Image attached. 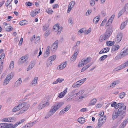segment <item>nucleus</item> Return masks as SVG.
<instances>
[{"instance_id":"1","label":"nucleus","mask_w":128,"mask_h":128,"mask_svg":"<svg viewBox=\"0 0 128 128\" xmlns=\"http://www.w3.org/2000/svg\"><path fill=\"white\" fill-rule=\"evenodd\" d=\"M119 108L118 110V114L120 116L125 115L126 110V106L124 105L123 103H119L116 104L114 108L117 109Z\"/></svg>"},{"instance_id":"2","label":"nucleus","mask_w":128,"mask_h":128,"mask_svg":"<svg viewBox=\"0 0 128 128\" xmlns=\"http://www.w3.org/2000/svg\"><path fill=\"white\" fill-rule=\"evenodd\" d=\"M91 58H87L85 59H82L81 61L79 62L78 65V66L80 67L84 66L87 63L89 62L91 60Z\"/></svg>"},{"instance_id":"3","label":"nucleus","mask_w":128,"mask_h":128,"mask_svg":"<svg viewBox=\"0 0 128 128\" xmlns=\"http://www.w3.org/2000/svg\"><path fill=\"white\" fill-rule=\"evenodd\" d=\"M20 104L22 106V108L24 107L18 113V114H22L26 111L29 108L30 106V105L29 104L26 105L27 103L26 102H23L20 103Z\"/></svg>"},{"instance_id":"4","label":"nucleus","mask_w":128,"mask_h":128,"mask_svg":"<svg viewBox=\"0 0 128 128\" xmlns=\"http://www.w3.org/2000/svg\"><path fill=\"white\" fill-rule=\"evenodd\" d=\"M106 118V116H105L100 117L98 119V125H99L102 126L105 123Z\"/></svg>"},{"instance_id":"5","label":"nucleus","mask_w":128,"mask_h":128,"mask_svg":"<svg viewBox=\"0 0 128 128\" xmlns=\"http://www.w3.org/2000/svg\"><path fill=\"white\" fill-rule=\"evenodd\" d=\"M120 54L124 57L128 54V44L122 50Z\"/></svg>"},{"instance_id":"6","label":"nucleus","mask_w":128,"mask_h":128,"mask_svg":"<svg viewBox=\"0 0 128 128\" xmlns=\"http://www.w3.org/2000/svg\"><path fill=\"white\" fill-rule=\"evenodd\" d=\"M122 34L121 32L118 33L116 36V43L120 42L122 39Z\"/></svg>"},{"instance_id":"7","label":"nucleus","mask_w":128,"mask_h":128,"mask_svg":"<svg viewBox=\"0 0 128 128\" xmlns=\"http://www.w3.org/2000/svg\"><path fill=\"white\" fill-rule=\"evenodd\" d=\"M79 49L78 48H76L75 51L74 53V54L72 56L71 60L72 61L75 60L77 56V55L78 54V53L79 52Z\"/></svg>"},{"instance_id":"8","label":"nucleus","mask_w":128,"mask_h":128,"mask_svg":"<svg viewBox=\"0 0 128 128\" xmlns=\"http://www.w3.org/2000/svg\"><path fill=\"white\" fill-rule=\"evenodd\" d=\"M54 108L53 106H52V108L50 110L49 112L48 116H45V118H48L50 117L51 116L53 115L57 110H56Z\"/></svg>"},{"instance_id":"9","label":"nucleus","mask_w":128,"mask_h":128,"mask_svg":"<svg viewBox=\"0 0 128 128\" xmlns=\"http://www.w3.org/2000/svg\"><path fill=\"white\" fill-rule=\"evenodd\" d=\"M74 4V2L73 1H72L69 3L68 6V9L67 11V12L68 13L70 12Z\"/></svg>"},{"instance_id":"10","label":"nucleus","mask_w":128,"mask_h":128,"mask_svg":"<svg viewBox=\"0 0 128 128\" xmlns=\"http://www.w3.org/2000/svg\"><path fill=\"white\" fill-rule=\"evenodd\" d=\"M64 102H58L54 104L53 106L54 108L57 110L62 106Z\"/></svg>"},{"instance_id":"11","label":"nucleus","mask_w":128,"mask_h":128,"mask_svg":"<svg viewBox=\"0 0 128 128\" xmlns=\"http://www.w3.org/2000/svg\"><path fill=\"white\" fill-rule=\"evenodd\" d=\"M64 102H58L54 104L53 106L54 108L57 110L62 106Z\"/></svg>"},{"instance_id":"12","label":"nucleus","mask_w":128,"mask_h":128,"mask_svg":"<svg viewBox=\"0 0 128 128\" xmlns=\"http://www.w3.org/2000/svg\"><path fill=\"white\" fill-rule=\"evenodd\" d=\"M67 62L65 61L64 62L62 63L60 66H58V69L61 70L64 69L66 66L67 64Z\"/></svg>"},{"instance_id":"13","label":"nucleus","mask_w":128,"mask_h":128,"mask_svg":"<svg viewBox=\"0 0 128 128\" xmlns=\"http://www.w3.org/2000/svg\"><path fill=\"white\" fill-rule=\"evenodd\" d=\"M112 32L108 30L105 33V34L103 36V39L104 40H106L107 38L110 36Z\"/></svg>"},{"instance_id":"14","label":"nucleus","mask_w":128,"mask_h":128,"mask_svg":"<svg viewBox=\"0 0 128 128\" xmlns=\"http://www.w3.org/2000/svg\"><path fill=\"white\" fill-rule=\"evenodd\" d=\"M28 58V57L27 56H22L21 58L19 60V62L20 63L22 64Z\"/></svg>"},{"instance_id":"15","label":"nucleus","mask_w":128,"mask_h":128,"mask_svg":"<svg viewBox=\"0 0 128 128\" xmlns=\"http://www.w3.org/2000/svg\"><path fill=\"white\" fill-rule=\"evenodd\" d=\"M22 81L21 78L18 79L15 83L14 86L15 87H18L20 86L22 83Z\"/></svg>"},{"instance_id":"16","label":"nucleus","mask_w":128,"mask_h":128,"mask_svg":"<svg viewBox=\"0 0 128 128\" xmlns=\"http://www.w3.org/2000/svg\"><path fill=\"white\" fill-rule=\"evenodd\" d=\"M83 84L79 80L75 83H74L72 85V87L74 88H76L78 86H80Z\"/></svg>"},{"instance_id":"17","label":"nucleus","mask_w":128,"mask_h":128,"mask_svg":"<svg viewBox=\"0 0 128 128\" xmlns=\"http://www.w3.org/2000/svg\"><path fill=\"white\" fill-rule=\"evenodd\" d=\"M67 90L68 88H66L63 92L60 93L58 96V97L60 98H62L66 94Z\"/></svg>"},{"instance_id":"18","label":"nucleus","mask_w":128,"mask_h":128,"mask_svg":"<svg viewBox=\"0 0 128 128\" xmlns=\"http://www.w3.org/2000/svg\"><path fill=\"white\" fill-rule=\"evenodd\" d=\"M119 115H120L118 114V112H114L112 114V118L113 120H114Z\"/></svg>"},{"instance_id":"19","label":"nucleus","mask_w":128,"mask_h":128,"mask_svg":"<svg viewBox=\"0 0 128 128\" xmlns=\"http://www.w3.org/2000/svg\"><path fill=\"white\" fill-rule=\"evenodd\" d=\"M120 47L118 45H114L112 47V51L113 52H115L118 50Z\"/></svg>"},{"instance_id":"20","label":"nucleus","mask_w":128,"mask_h":128,"mask_svg":"<svg viewBox=\"0 0 128 128\" xmlns=\"http://www.w3.org/2000/svg\"><path fill=\"white\" fill-rule=\"evenodd\" d=\"M38 80V77H35L34 78L31 82L32 86H36L37 84Z\"/></svg>"},{"instance_id":"21","label":"nucleus","mask_w":128,"mask_h":128,"mask_svg":"<svg viewBox=\"0 0 128 128\" xmlns=\"http://www.w3.org/2000/svg\"><path fill=\"white\" fill-rule=\"evenodd\" d=\"M97 101L96 99L95 98H94L91 100L89 103L90 106H92L95 104Z\"/></svg>"},{"instance_id":"22","label":"nucleus","mask_w":128,"mask_h":128,"mask_svg":"<svg viewBox=\"0 0 128 128\" xmlns=\"http://www.w3.org/2000/svg\"><path fill=\"white\" fill-rule=\"evenodd\" d=\"M128 22V20H126L121 24L120 28V30H122L124 28L127 23Z\"/></svg>"},{"instance_id":"23","label":"nucleus","mask_w":128,"mask_h":128,"mask_svg":"<svg viewBox=\"0 0 128 128\" xmlns=\"http://www.w3.org/2000/svg\"><path fill=\"white\" fill-rule=\"evenodd\" d=\"M124 68L122 64L117 66L114 70V71H116Z\"/></svg>"},{"instance_id":"24","label":"nucleus","mask_w":128,"mask_h":128,"mask_svg":"<svg viewBox=\"0 0 128 128\" xmlns=\"http://www.w3.org/2000/svg\"><path fill=\"white\" fill-rule=\"evenodd\" d=\"M34 63L33 62H31L30 63V64L27 68V70L28 71L30 70L34 67Z\"/></svg>"},{"instance_id":"25","label":"nucleus","mask_w":128,"mask_h":128,"mask_svg":"<svg viewBox=\"0 0 128 128\" xmlns=\"http://www.w3.org/2000/svg\"><path fill=\"white\" fill-rule=\"evenodd\" d=\"M2 121L6 122H12V118H4L2 120Z\"/></svg>"},{"instance_id":"26","label":"nucleus","mask_w":128,"mask_h":128,"mask_svg":"<svg viewBox=\"0 0 128 128\" xmlns=\"http://www.w3.org/2000/svg\"><path fill=\"white\" fill-rule=\"evenodd\" d=\"M100 16H98L95 17L93 19V22L94 23L96 24L100 20Z\"/></svg>"},{"instance_id":"27","label":"nucleus","mask_w":128,"mask_h":128,"mask_svg":"<svg viewBox=\"0 0 128 128\" xmlns=\"http://www.w3.org/2000/svg\"><path fill=\"white\" fill-rule=\"evenodd\" d=\"M123 57H124L122 56V55L120 54V53L119 54L117 55L114 58V60L115 61L117 60H118L121 58Z\"/></svg>"},{"instance_id":"28","label":"nucleus","mask_w":128,"mask_h":128,"mask_svg":"<svg viewBox=\"0 0 128 128\" xmlns=\"http://www.w3.org/2000/svg\"><path fill=\"white\" fill-rule=\"evenodd\" d=\"M52 60H50V59H49L48 58L47 60V62L46 63L47 66L48 67L52 65Z\"/></svg>"},{"instance_id":"29","label":"nucleus","mask_w":128,"mask_h":128,"mask_svg":"<svg viewBox=\"0 0 128 128\" xmlns=\"http://www.w3.org/2000/svg\"><path fill=\"white\" fill-rule=\"evenodd\" d=\"M85 119L83 117H81L78 118V122L81 124H83L84 122Z\"/></svg>"},{"instance_id":"30","label":"nucleus","mask_w":128,"mask_h":128,"mask_svg":"<svg viewBox=\"0 0 128 128\" xmlns=\"http://www.w3.org/2000/svg\"><path fill=\"white\" fill-rule=\"evenodd\" d=\"M28 23V22L26 20L21 21L20 22L19 24L21 26L26 24Z\"/></svg>"},{"instance_id":"31","label":"nucleus","mask_w":128,"mask_h":128,"mask_svg":"<svg viewBox=\"0 0 128 128\" xmlns=\"http://www.w3.org/2000/svg\"><path fill=\"white\" fill-rule=\"evenodd\" d=\"M7 123H3L0 124V128H7Z\"/></svg>"},{"instance_id":"32","label":"nucleus","mask_w":128,"mask_h":128,"mask_svg":"<svg viewBox=\"0 0 128 128\" xmlns=\"http://www.w3.org/2000/svg\"><path fill=\"white\" fill-rule=\"evenodd\" d=\"M114 44V41L112 42L110 41H108L106 42L107 45L108 46H111L113 45Z\"/></svg>"},{"instance_id":"33","label":"nucleus","mask_w":128,"mask_h":128,"mask_svg":"<svg viewBox=\"0 0 128 128\" xmlns=\"http://www.w3.org/2000/svg\"><path fill=\"white\" fill-rule=\"evenodd\" d=\"M50 52L46 50L44 54V56L45 58H47L49 55Z\"/></svg>"},{"instance_id":"34","label":"nucleus","mask_w":128,"mask_h":128,"mask_svg":"<svg viewBox=\"0 0 128 128\" xmlns=\"http://www.w3.org/2000/svg\"><path fill=\"white\" fill-rule=\"evenodd\" d=\"M14 62L12 61L10 64L9 66V70H11L13 69L14 67Z\"/></svg>"},{"instance_id":"35","label":"nucleus","mask_w":128,"mask_h":128,"mask_svg":"<svg viewBox=\"0 0 128 128\" xmlns=\"http://www.w3.org/2000/svg\"><path fill=\"white\" fill-rule=\"evenodd\" d=\"M44 108V106L43 104H42V102H41L38 106V109L39 110H40Z\"/></svg>"},{"instance_id":"36","label":"nucleus","mask_w":128,"mask_h":128,"mask_svg":"<svg viewBox=\"0 0 128 128\" xmlns=\"http://www.w3.org/2000/svg\"><path fill=\"white\" fill-rule=\"evenodd\" d=\"M123 9L124 10V12L126 14L128 13V3L125 5L124 8Z\"/></svg>"},{"instance_id":"37","label":"nucleus","mask_w":128,"mask_h":128,"mask_svg":"<svg viewBox=\"0 0 128 128\" xmlns=\"http://www.w3.org/2000/svg\"><path fill=\"white\" fill-rule=\"evenodd\" d=\"M42 102V104H43V105L44 107L48 106L50 104L49 102H48L45 101L44 102Z\"/></svg>"},{"instance_id":"38","label":"nucleus","mask_w":128,"mask_h":128,"mask_svg":"<svg viewBox=\"0 0 128 128\" xmlns=\"http://www.w3.org/2000/svg\"><path fill=\"white\" fill-rule=\"evenodd\" d=\"M124 10L123 9H122V10H121L119 12L118 15V18L120 17L124 13Z\"/></svg>"},{"instance_id":"39","label":"nucleus","mask_w":128,"mask_h":128,"mask_svg":"<svg viewBox=\"0 0 128 128\" xmlns=\"http://www.w3.org/2000/svg\"><path fill=\"white\" fill-rule=\"evenodd\" d=\"M56 57V55H53L51 56H50L48 58L49 59H50V60H52H52H55Z\"/></svg>"},{"instance_id":"40","label":"nucleus","mask_w":128,"mask_h":128,"mask_svg":"<svg viewBox=\"0 0 128 128\" xmlns=\"http://www.w3.org/2000/svg\"><path fill=\"white\" fill-rule=\"evenodd\" d=\"M49 25L48 24H45L43 26V30L45 31L48 29V27Z\"/></svg>"},{"instance_id":"41","label":"nucleus","mask_w":128,"mask_h":128,"mask_svg":"<svg viewBox=\"0 0 128 128\" xmlns=\"http://www.w3.org/2000/svg\"><path fill=\"white\" fill-rule=\"evenodd\" d=\"M6 30L8 32H10L12 30V28L10 26H7L6 28Z\"/></svg>"},{"instance_id":"42","label":"nucleus","mask_w":128,"mask_h":128,"mask_svg":"<svg viewBox=\"0 0 128 128\" xmlns=\"http://www.w3.org/2000/svg\"><path fill=\"white\" fill-rule=\"evenodd\" d=\"M13 0H8L6 3V7L8 6L11 3Z\"/></svg>"},{"instance_id":"43","label":"nucleus","mask_w":128,"mask_h":128,"mask_svg":"<svg viewBox=\"0 0 128 128\" xmlns=\"http://www.w3.org/2000/svg\"><path fill=\"white\" fill-rule=\"evenodd\" d=\"M31 16L33 17H34L36 15V14L34 11L30 13Z\"/></svg>"},{"instance_id":"44","label":"nucleus","mask_w":128,"mask_h":128,"mask_svg":"<svg viewBox=\"0 0 128 128\" xmlns=\"http://www.w3.org/2000/svg\"><path fill=\"white\" fill-rule=\"evenodd\" d=\"M124 68L128 66V60L125 63L122 64Z\"/></svg>"},{"instance_id":"45","label":"nucleus","mask_w":128,"mask_h":128,"mask_svg":"<svg viewBox=\"0 0 128 128\" xmlns=\"http://www.w3.org/2000/svg\"><path fill=\"white\" fill-rule=\"evenodd\" d=\"M115 16V15L113 14L111 16L109 20H108V22H110V24H111Z\"/></svg>"},{"instance_id":"46","label":"nucleus","mask_w":128,"mask_h":128,"mask_svg":"<svg viewBox=\"0 0 128 128\" xmlns=\"http://www.w3.org/2000/svg\"><path fill=\"white\" fill-rule=\"evenodd\" d=\"M125 95V93L124 92H122L120 93V98L122 99L124 98Z\"/></svg>"},{"instance_id":"47","label":"nucleus","mask_w":128,"mask_h":128,"mask_svg":"<svg viewBox=\"0 0 128 128\" xmlns=\"http://www.w3.org/2000/svg\"><path fill=\"white\" fill-rule=\"evenodd\" d=\"M57 46L52 45L51 48V50L55 51L57 49Z\"/></svg>"},{"instance_id":"48","label":"nucleus","mask_w":128,"mask_h":128,"mask_svg":"<svg viewBox=\"0 0 128 128\" xmlns=\"http://www.w3.org/2000/svg\"><path fill=\"white\" fill-rule=\"evenodd\" d=\"M107 57V55H104L102 56L100 58V60L101 61L104 60Z\"/></svg>"},{"instance_id":"49","label":"nucleus","mask_w":128,"mask_h":128,"mask_svg":"<svg viewBox=\"0 0 128 128\" xmlns=\"http://www.w3.org/2000/svg\"><path fill=\"white\" fill-rule=\"evenodd\" d=\"M62 26H60V28L59 27L58 28L57 31V33L58 34H60V32L62 31Z\"/></svg>"},{"instance_id":"50","label":"nucleus","mask_w":128,"mask_h":128,"mask_svg":"<svg viewBox=\"0 0 128 128\" xmlns=\"http://www.w3.org/2000/svg\"><path fill=\"white\" fill-rule=\"evenodd\" d=\"M7 128H14V125L12 124H8L7 123Z\"/></svg>"},{"instance_id":"51","label":"nucleus","mask_w":128,"mask_h":128,"mask_svg":"<svg viewBox=\"0 0 128 128\" xmlns=\"http://www.w3.org/2000/svg\"><path fill=\"white\" fill-rule=\"evenodd\" d=\"M59 27V26L58 25L56 24L54 26L53 29L55 30V31H57L58 29V28Z\"/></svg>"},{"instance_id":"52","label":"nucleus","mask_w":128,"mask_h":128,"mask_svg":"<svg viewBox=\"0 0 128 128\" xmlns=\"http://www.w3.org/2000/svg\"><path fill=\"white\" fill-rule=\"evenodd\" d=\"M67 111L66 110H65V109L64 108L60 112V113H59V114L60 115H61L64 114V113L66 112H67Z\"/></svg>"},{"instance_id":"53","label":"nucleus","mask_w":128,"mask_h":128,"mask_svg":"<svg viewBox=\"0 0 128 128\" xmlns=\"http://www.w3.org/2000/svg\"><path fill=\"white\" fill-rule=\"evenodd\" d=\"M8 77H6V78L4 80V82L6 83V84H7L9 82V81L10 80L8 78Z\"/></svg>"},{"instance_id":"54","label":"nucleus","mask_w":128,"mask_h":128,"mask_svg":"<svg viewBox=\"0 0 128 128\" xmlns=\"http://www.w3.org/2000/svg\"><path fill=\"white\" fill-rule=\"evenodd\" d=\"M110 50V48H104L102 49L103 51L104 52H105L104 53H106L108 52Z\"/></svg>"},{"instance_id":"55","label":"nucleus","mask_w":128,"mask_h":128,"mask_svg":"<svg viewBox=\"0 0 128 128\" xmlns=\"http://www.w3.org/2000/svg\"><path fill=\"white\" fill-rule=\"evenodd\" d=\"M19 110L16 106L12 110V112H14L18 111Z\"/></svg>"},{"instance_id":"56","label":"nucleus","mask_w":128,"mask_h":128,"mask_svg":"<svg viewBox=\"0 0 128 128\" xmlns=\"http://www.w3.org/2000/svg\"><path fill=\"white\" fill-rule=\"evenodd\" d=\"M3 62L2 61V60H0V68L2 69L3 68Z\"/></svg>"},{"instance_id":"57","label":"nucleus","mask_w":128,"mask_h":128,"mask_svg":"<svg viewBox=\"0 0 128 128\" xmlns=\"http://www.w3.org/2000/svg\"><path fill=\"white\" fill-rule=\"evenodd\" d=\"M128 122V118L126 119L122 123L123 124H124L125 126L127 124Z\"/></svg>"},{"instance_id":"58","label":"nucleus","mask_w":128,"mask_h":128,"mask_svg":"<svg viewBox=\"0 0 128 128\" xmlns=\"http://www.w3.org/2000/svg\"><path fill=\"white\" fill-rule=\"evenodd\" d=\"M86 30L84 29V28H82L81 29H80L79 31H78V32H80L81 33H85L86 32Z\"/></svg>"},{"instance_id":"59","label":"nucleus","mask_w":128,"mask_h":128,"mask_svg":"<svg viewBox=\"0 0 128 128\" xmlns=\"http://www.w3.org/2000/svg\"><path fill=\"white\" fill-rule=\"evenodd\" d=\"M46 11L49 14H51L53 12L52 10L50 9H49L48 10H46Z\"/></svg>"},{"instance_id":"60","label":"nucleus","mask_w":128,"mask_h":128,"mask_svg":"<svg viewBox=\"0 0 128 128\" xmlns=\"http://www.w3.org/2000/svg\"><path fill=\"white\" fill-rule=\"evenodd\" d=\"M8 77V78L10 80L13 77V75L12 74H8L6 77Z\"/></svg>"},{"instance_id":"61","label":"nucleus","mask_w":128,"mask_h":128,"mask_svg":"<svg viewBox=\"0 0 128 128\" xmlns=\"http://www.w3.org/2000/svg\"><path fill=\"white\" fill-rule=\"evenodd\" d=\"M57 80L58 83H61L64 80V79L62 78H58L57 79Z\"/></svg>"},{"instance_id":"62","label":"nucleus","mask_w":128,"mask_h":128,"mask_svg":"<svg viewBox=\"0 0 128 128\" xmlns=\"http://www.w3.org/2000/svg\"><path fill=\"white\" fill-rule=\"evenodd\" d=\"M59 7L58 5V4H53L52 6V7L53 9Z\"/></svg>"},{"instance_id":"63","label":"nucleus","mask_w":128,"mask_h":128,"mask_svg":"<svg viewBox=\"0 0 128 128\" xmlns=\"http://www.w3.org/2000/svg\"><path fill=\"white\" fill-rule=\"evenodd\" d=\"M90 5L92 6H93L95 4V2L94 0H91L90 2Z\"/></svg>"},{"instance_id":"64","label":"nucleus","mask_w":128,"mask_h":128,"mask_svg":"<svg viewBox=\"0 0 128 128\" xmlns=\"http://www.w3.org/2000/svg\"><path fill=\"white\" fill-rule=\"evenodd\" d=\"M116 85L115 84V83H114V82H113L110 85V87L112 88H113Z\"/></svg>"}]
</instances>
